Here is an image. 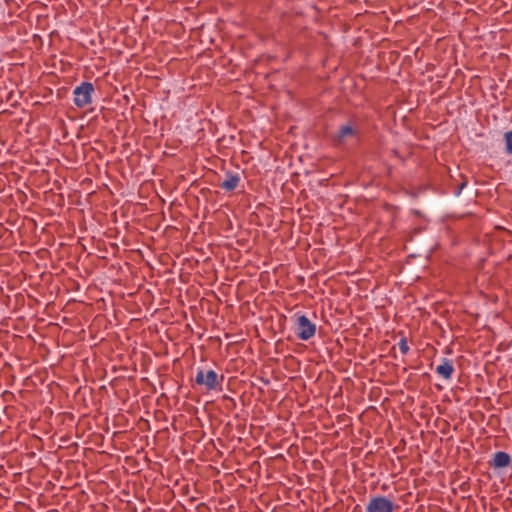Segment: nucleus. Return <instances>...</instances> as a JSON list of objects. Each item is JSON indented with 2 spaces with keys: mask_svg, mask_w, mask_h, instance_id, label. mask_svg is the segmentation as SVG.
I'll list each match as a JSON object with an SVG mask.
<instances>
[{
  "mask_svg": "<svg viewBox=\"0 0 512 512\" xmlns=\"http://www.w3.org/2000/svg\"><path fill=\"white\" fill-rule=\"evenodd\" d=\"M505 152L512 155V130L504 133Z\"/></svg>",
  "mask_w": 512,
  "mask_h": 512,
  "instance_id": "nucleus-9",
  "label": "nucleus"
},
{
  "mask_svg": "<svg viewBox=\"0 0 512 512\" xmlns=\"http://www.w3.org/2000/svg\"><path fill=\"white\" fill-rule=\"evenodd\" d=\"M262 381H263V382H265L266 384H268V383H269V380H263V379H262Z\"/></svg>",
  "mask_w": 512,
  "mask_h": 512,
  "instance_id": "nucleus-13",
  "label": "nucleus"
},
{
  "mask_svg": "<svg viewBox=\"0 0 512 512\" xmlns=\"http://www.w3.org/2000/svg\"><path fill=\"white\" fill-rule=\"evenodd\" d=\"M295 334L298 339L307 341L316 333V325L304 314L296 313L293 316Z\"/></svg>",
  "mask_w": 512,
  "mask_h": 512,
  "instance_id": "nucleus-2",
  "label": "nucleus"
},
{
  "mask_svg": "<svg viewBox=\"0 0 512 512\" xmlns=\"http://www.w3.org/2000/svg\"><path fill=\"white\" fill-rule=\"evenodd\" d=\"M95 92L94 84L88 81L81 82L73 90V102L78 108H85L92 103V96Z\"/></svg>",
  "mask_w": 512,
  "mask_h": 512,
  "instance_id": "nucleus-3",
  "label": "nucleus"
},
{
  "mask_svg": "<svg viewBox=\"0 0 512 512\" xmlns=\"http://www.w3.org/2000/svg\"><path fill=\"white\" fill-rule=\"evenodd\" d=\"M224 399L228 400L230 403H232V407H235L236 406V402L233 398L231 397H228V396H224Z\"/></svg>",
  "mask_w": 512,
  "mask_h": 512,
  "instance_id": "nucleus-12",
  "label": "nucleus"
},
{
  "mask_svg": "<svg viewBox=\"0 0 512 512\" xmlns=\"http://www.w3.org/2000/svg\"><path fill=\"white\" fill-rule=\"evenodd\" d=\"M240 181L241 178L239 174L233 173L231 171H226L225 179L219 184V187L226 192H231L238 187Z\"/></svg>",
  "mask_w": 512,
  "mask_h": 512,
  "instance_id": "nucleus-7",
  "label": "nucleus"
},
{
  "mask_svg": "<svg viewBox=\"0 0 512 512\" xmlns=\"http://www.w3.org/2000/svg\"><path fill=\"white\" fill-rule=\"evenodd\" d=\"M461 178H462V181L458 184V186L454 189L453 191V194L454 196L458 197L462 190L467 186L468 184V179L466 176L464 175H461Z\"/></svg>",
  "mask_w": 512,
  "mask_h": 512,
  "instance_id": "nucleus-10",
  "label": "nucleus"
},
{
  "mask_svg": "<svg viewBox=\"0 0 512 512\" xmlns=\"http://www.w3.org/2000/svg\"><path fill=\"white\" fill-rule=\"evenodd\" d=\"M512 457L510 454L504 451H497L494 453L492 459L489 462L490 467L494 469H503L511 466Z\"/></svg>",
  "mask_w": 512,
  "mask_h": 512,
  "instance_id": "nucleus-6",
  "label": "nucleus"
},
{
  "mask_svg": "<svg viewBox=\"0 0 512 512\" xmlns=\"http://www.w3.org/2000/svg\"><path fill=\"white\" fill-rule=\"evenodd\" d=\"M399 349L403 355H406L409 352L408 341L405 336H402L398 342Z\"/></svg>",
  "mask_w": 512,
  "mask_h": 512,
  "instance_id": "nucleus-11",
  "label": "nucleus"
},
{
  "mask_svg": "<svg viewBox=\"0 0 512 512\" xmlns=\"http://www.w3.org/2000/svg\"><path fill=\"white\" fill-rule=\"evenodd\" d=\"M436 373L445 380H450L454 373V366L452 360L442 358L441 364L436 367Z\"/></svg>",
  "mask_w": 512,
  "mask_h": 512,
  "instance_id": "nucleus-8",
  "label": "nucleus"
},
{
  "mask_svg": "<svg viewBox=\"0 0 512 512\" xmlns=\"http://www.w3.org/2000/svg\"><path fill=\"white\" fill-rule=\"evenodd\" d=\"M360 130L353 125L351 121L339 126L337 132L333 135L332 141L335 146L344 145L348 139L358 138Z\"/></svg>",
  "mask_w": 512,
  "mask_h": 512,
  "instance_id": "nucleus-4",
  "label": "nucleus"
},
{
  "mask_svg": "<svg viewBox=\"0 0 512 512\" xmlns=\"http://www.w3.org/2000/svg\"><path fill=\"white\" fill-rule=\"evenodd\" d=\"M399 508L393 501L383 495L373 496L366 506V512H394Z\"/></svg>",
  "mask_w": 512,
  "mask_h": 512,
  "instance_id": "nucleus-5",
  "label": "nucleus"
},
{
  "mask_svg": "<svg viewBox=\"0 0 512 512\" xmlns=\"http://www.w3.org/2000/svg\"><path fill=\"white\" fill-rule=\"evenodd\" d=\"M223 380L224 375H220L219 377L212 369L205 371L202 368H198L195 376V383L199 386H203L208 392L221 391Z\"/></svg>",
  "mask_w": 512,
  "mask_h": 512,
  "instance_id": "nucleus-1",
  "label": "nucleus"
}]
</instances>
